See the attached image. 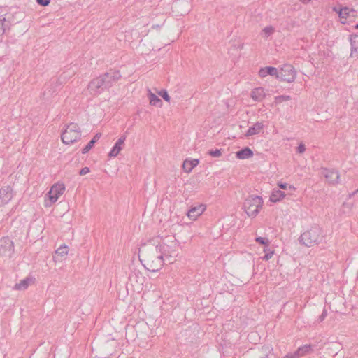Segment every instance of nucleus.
I'll list each match as a JSON object with an SVG mask.
<instances>
[{"instance_id": "33", "label": "nucleus", "mask_w": 358, "mask_h": 358, "mask_svg": "<svg viewBox=\"0 0 358 358\" xmlns=\"http://www.w3.org/2000/svg\"><path fill=\"white\" fill-rule=\"evenodd\" d=\"M290 99H291V97L287 95H282V96L275 97V100L278 103H281L282 101H287L290 100Z\"/></svg>"}, {"instance_id": "17", "label": "nucleus", "mask_w": 358, "mask_h": 358, "mask_svg": "<svg viewBox=\"0 0 358 358\" xmlns=\"http://www.w3.org/2000/svg\"><path fill=\"white\" fill-rule=\"evenodd\" d=\"M253 156V152L248 147L244 148L236 152V158L239 159H249Z\"/></svg>"}, {"instance_id": "2", "label": "nucleus", "mask_w": 358, "mask_h": 358, "mask_svg": "<svg viewBox=\"0 0 358 358\" xmlns=\"http://www.w3.org/2000/svg\"><path fill=\"white\" fill-rule=\"evenodd\" d=\"M120 78L121 73L119 71L110 69L89 83V92L94 96L101 94L104 90L112 87Z\"/></svg>"}, {"instance_id": "42", "label": "nucleus", "mask_w": 358, "mask_h": 358, "mask_svg": "<svg viewBox=\"0 0 358 358\" xmlns=\"http://www.w3.org/2000/svg\"><path fill=\"white\" fill-rule=\"evenodd\" d=\"M278 187L280 188V189H286L287 187V183H282V182H279L278 184Z\"/></svg>"}, {"instance_id": "6", "label": "nucleus", "mask_w": 358, "mask_h": 358, "mask_svg": "<svg viewBox=\"0 0 358 358\" xmlns=\"http://www.w3.org/2000/svg\"><path fill=\"white\" fill-rule=\"evenodd\" d=\"M263 200L258 196H249L245 199L243 206L246 214L249 217H255L262 208Z\"/></svg>"}, {"instance_id": "26", "label": "nucleus", "mask_w": 358, "mask_h": 358, "mask_svg": "<svg viewBox=\"0 0 358 358\" xmlns=\"http://www.w3.org/2000/svg\"><path fill=\"white\" fill-rule=\"evenodd\" d=\"M30 282V280L29 278L24 279L21 280L19 283L15 284V289L17 290H24L26 289Z\"/></svg>"}, {"instance_id": "15", "label": "nucleus", "mask_w": 358, "mask_h": 358, "mask_svg": "<svg viewBox=\"0 0 358 358\" xmlns=\"http://www.w3.org/2000/svg\"><path fill=\"white\" fill-rule=\"evenodd\" d=\"M278 70L272 66H266L264 68H261L259 71V75L262 78H264L268 75L274 76L277 78Z\"/></svg>"}, {"instance_id": "3", "label": "nucleus", "mask_w": 358, "mask_h": 358, "mask_svg": "<svg viewBox=\"0 0 358 358\" xmlns=\"http://www.w3.org/2000/svg\"><path fill=\"white\" fill-rule=\"evenodd\" d=\"M166 264H172L179 254V243L173 236H167L165 242L157 245Z\"/></svg>"}, {"instance_id": "7", "label": "nucleus", "mask_w": 358, "mask_h": 358, "mask_svg": "<svg viewBox=\"0 0 358 358\" xmlns=\"http://www.w3.org/2000/svg\"><path fill=\"white\" fill-rule=\"evenodd\" d=\"M296 71L294 66L291 64H285L278 71L277 78L281 81L287 83H292L296 78Z\"/></svg>"}, {"instance_id": "9", "label": "nucleus", "mask_w": 358, "mask_h": 358, "mask_svg": "<svg viewBox=\"0 0 358 358\" xmlns=\"http://www.w3.org/2000/svg\"><path fill=\"white\" fill-rule=\"evenodd\" d=\"M62 84V81L60 80V78L51 80L43 93V97L46 99L51 97L55 93H56L58 87H60Z\"/></svg>"}, {"instance_id": "37", "label": "nucleus", "mask_w": 358, "mask_h": 358, "mask_svg": "<svg viewBox=\"0 0 358 358\" xmlns=\"http://www.w3.org/2000/svg\"><path fill=\"white\" fill-rule=\"evenodd\" d=\"M126 139L125 136H122L115 143V145H117L118 147H122L121 145L124 143V141Z\"/></svg>"}, {"instance_id": "39", "label": "nucleus", "mask_w": 358, "mask_h": 358, "mask_svg": "<svg viewBox=\"0 0 358 358\" xmlns=\"http://www.w3.org/2000/svg\"><path fill=\"white\" fill-rule=\"evenodd\" d=\"M306 150L305 145L303 143H300L297 147V152L301 154L303 153Z\"/></svg>"}, {"instance_id": "12", "label": "nucleus", "mask_w": 358, "mask_h": 358, "mask_svg": "<svg viewBox=\"0 0 358 358\" xmlns=\"http://www.w3.org/2000/svg\"><path fill=\"white\" fill-rule=\"evenodd\" d=\"M205 210L206 206L203 204H199L196 206H192L190 209L188 210L187 215L189 219L195 220L204 212Z\"/></svg>"}, {"instance_id": "5", "label": "nucleus", "mask_w": 358, "mask_h": 358, "mask_svg": "<svg viewBox=\"0 0 358 358\" xmlns=\"http://www.w3.org/2000/svg\"><path fill=\"white\" fill-rule=\"evenodd\" d=\"M81 131L76 123H71L67 125L66 129L62 132L61 138L64 144L70 145L80 140Z\"/></svg>"}, {"instance_id": "8", "label": "nucleus", "mask_w": 358, "mask_h": 358, "mask_svg": "<svg viewBox=\"0 0 358 358\" xmlns=\"http://www.w3.org/2000/svg\"><path fill=\"white\" fill-rule=\"evenodd\" d=\"M14 252L13 242L8 237L0 239V257H10Z\"/></svg>"}, {"instance_id": "23", "label": "nucleus", "mask_w": 358, "mask_h": 358, "mask_svg": "<svg viewBox=\"0 0 358 358\" xmlns=\"http://www.w3.org/2000/svg\"><path fill=\"white\" fill-rule=\"evenodd\" d=\"M150 104L155 106H161L162 100L155 94L150 91L149 93Z\"/></svg>"}, {"instance_id": "22", "label": "nucleus", "mask_w": 358, "mask_h": 358, "mask_svg": "<svg viewBox=\"0 0 358 358\" xmlns=\"http://www.w3.org/2000/svg\"><path fill=\"white\" fill-rule=\"evenodd\" d=\"M101 133H97L94 137L88 143V144L84 147L82 150V153L83 154H86L87 153L94 145L95 143L99 140V138H101Z\"/></svg>"}, {"instance_id": "40", "label": "nucleus", "mask_w": 358, "mask_h": 358, "mask_svg": "<svg viewBox=\"0 0 358 358\" xmlns=\"http://www.w3.org/2000/svg\"><path fill=\"white\" fill-rule=\"evenodd\" d=\"M90 168H89V167L85 166V167H84V168H83V169H80V172H79V174H80V176H83V175H85V174H87V173H90Z\"/></svg>"}, {"instance_id": "4", "label": "nucleus", "mask_w": 358, "mask_h": 358, "mask_svg": "<svg viewBox=\"0 0 358 358\" xmlns=\"http://www.w3.org/2000/svg\"><path fill=\"white\" fill-rule=\"evenodd\" d=\"M324 238L322 229L317 225H314L310 229L302 233L299 241L301 244L306 247H312L321 243Z\"/></svg>"}, {"instance_id": "16", "label": "nucleus", "mask_w": 358, "mask_h": 358, "mask_svg": "<svg viewBox=\"0 0 358 358\" xmlns=\"http://www.w3.org/2000/svg\"><path fill=\"white\" fill-rule=\"evenodd\" d=\"M265 96L266 93L262 87L255 88L251 93L252 99L256 101H262Z\"/></svg>"}, {"instance_id": "1", "label": "nucleus", "mask_w": 358, "mask_h": 358, "mask_svg": "<svg viewBox=\"0 0 358 358\" xmlns=\"http://www.w3.org/2000/svg\"><path fill=\"white\" fill-rule=\"evenodd\" d=\"M138 256L143 266L151 272L159 271L166 264L159 248L152 244L141 245L138 250Z\"/></svg>"}, {"instance_id": "20", "label": "nucleus", "mask_w": 358, "mask_h": 358, "mask_svg": "<svg viewBox=\"0 0 358 358\" xmlns=\"http://www.w3.org/2000/svg\"><path fill=\"white\" fill-rule=\"evenodd\" d=\"M264 125L261 122L255 123L252 127H249L248 131L245 134L246 136H251L255 134H257L260 132V131L263 129Z\"/></svg>"}, {"instance_id": "27", "label": "nucleus", "mask_w": 358, "mask_h": 358, "mask_svg": "<svg viewBox=\"0 0 358 358\" xmlns=\"http://www.w3.org/2000/svg\"><path fill=\"white\" fill-rule=\"evenodd\" d=\"M68 246L66 245H62L55 251V253L57 254V255L64 257L68 254Z\"/></svg>"}, {"instance_id": "25", "label": "nucleus", "mask_w": 358, "mask_h": 358, "mask_svg": "<svg viewBox=\"0 0 358 358\" xmlns=\"http://www.w3.org/2000/svg\"><path fill=\"white\" fill-rule=\"evenodd\" d=\"M10 27V22L5 17H0V36H2L7 29Z\"/></svg>"}, {"instance_id": "24", "label": "nucleus", "mask_w": 358, "mask_h": 358, "mask_svg": "<svg viewBox=\"0 0 358 358\" xmlns=\"http://www.w3.org/2000/svg\"><path fill=\"white\" fill-rule=\"evenodd\" d=\"M313 350V346L311 345H305L301 347H299L297 349V352L299 355L300 357L304 356L305 355L309 353Z\"/></svg>"}, {"instance_id": "19", "label": "nucleus", "mask_w": 358, "mask_h": 358, "mask_svg": "<svg viewBox=\"0 0 358 358\" xmlns=\"http://www.w3.org/2000/svg\"><path fill=\"white\" fill-rule=\"evenodd\" d=\"M199 159H185L183 162L182 167L185 172L189 173L192 170L198 165Z\"/></svg>"}, {"instance_id": "43", "label": "nucleus", "mask_w": 358, "mask_h": 358, "mask_svg": "<svg viewBox=\"0 0 358 358\" xmlns=\"http://www.w3.org/2000/svg\"><path fill=\"white\" fill-rule=\"evenodd\" d=\"M357 193H358L357 189L355 190V192H352L351 194H350L349 197L351 198L352 196H355Z\"/></svg>"}, {"instance_id": "32", "label": "nucleus", "mask_w": 358, "mask_h": 358, "mask_svg": "<svg viewBox=\"0 0 358 358\" xmlns=\"http://www.w3.org/2000/svg\"><path fill=\"white\" fill-rule=\"evenodd\" d=\"M208 154L213 157H219L222 155L221 150L216 149L215 150H210Z\"/></svg>"}, {"instance_id": "29", "label": "nucleus", "mask_w": 358, "mask_h": 358, "mask_svg": "<svg viewBox=\"0 0 358 358\" xmlns=\"http://www.w3.org/2000/svg\"><path fill=\"white\" fill-rule=\"evenodd\" d=\"M122 150V147H118L117 145H114L110 152L108 153V157H115L117 156L119 152Z\"/></svg>"}, {"instance_id": "11", "label": "nucleus", "mask_w": 358, "mask_h": 358, "mask_svg": "<svg viewBox=\"0 0 358 358\" xmlns=\"http://www.w3.org/2000/svg\"><path fill=\"white\" fill-rule=\"evenodd\" d=\"M13 196V189L10 186L0 189V207L7 204Z\"/></svg>"}, {"instance_id": "36", "label": "nucleus", "mask_w": 358, "mask_h": 358, "mask_svg": "<svg viewBox=\"0 0 358 358\" xmlns=\"http://www.w3.org/2000/svg\"><path fill=\"white\" fill-rule=\"evenodd\" d=\"M126 139L125 136H122L115 143V145H117L118 147H122L121 145L124 143V141Z\"/></svg>"}, {"instance_id": "38", "label": "nucleus", "mask_w": 358, "mask_h": 358, "mask_svg": "<svg viewBox=\"0 0 358 358\" xmlns=\"http://www.w3.org/2000/svg\"><path fill=\"white\" fill-rule=\"evenodd\" d=\"M36 2L40 6H46L50 3V0H36Z\"/></svg>"}, {"instance_id": "28", "label": "nucleus", "mask_w": 358, "mask_h": 358, "mask_svg": "<svg viewBox=\"0 0 358 358\" xmlns=\"http://www.w3.org/2000/svg\"><path fill=\"white\" fill-rule=\"evenodd\" d=\"M274 31L275 29L272 26H267L262 29V35L264 38H268L273 34Z\"/></svg>"}, {"instance_id": "47", "label": "nucleus", "mask_w": 358, "mask_h": 358, "mask_svg": "<svg viewBox=\"0 0 358 358\" xmlns=\"http://www.w3.org/2000/svg\"><path fill=\"white\" fill-rule=\"evenodd\" d=\"M357 191H358V188H357Z\"/></svg>"}, {"instance_id": "35", "label": "nucleus", "mask_w": 358, "mask_h": 358, "mask_svg": "<svg viewBox=\"0 0 358 358\" xmlns=\"http://www.w3.org/2000/svg\"><path fill=\"white\" fill-rule=\"evenodd\" d=\"M327 315V310L325 308H324L322 314L319 316V317L317 319V321L319 322H322L325 319Z\"/></svg>"}, {"instance_id": "44", "label": "nucleus", "mask_w": 358, "mask_h": 358, "mask_svg": "<svg viewBox=\"0 0 358 358\" xmlns=\"http://www.w3.org/2000/svg\"><path fill=\"white\" fill-rule=\"evenodd\" d=\"M356 11L354 10V12H350V17H356Z\"/></svg>"}, {"instance_id": "41", "label": "nucleus", "mask_w": 358, "mask_h": 358, "mask_svg": "<svg viewBox=\"0 0 358 358\" xmlns=\"http://www.w3.org/2000/svg\"><path fill=\"white\" fill-rule=\"evenodd\" d=\"M273 255V252H268V253H266L264 257H263L264 259L265 260H268L270 259Z\"/></svg>"}, {"instance_id": "34", "label": "nucleus", "mask_w": 358, "mask_h": 358, "mask_svg": "<svg viewBox=\"0 0 358 358\" xmlns=\"http://www.w3.org/2000/svg\"><path fill=\"white\" fill-rule=\"evenodd\" d=\"M282 358H300V356L298 354L297 351L296 350L294 352H290V353L287 354Z\"/></svg>"}, {"instance_id": "46", "label": "nucleus", "mask_w": 358, "mask_h": 358, "mask_svg": "<svg viewBox=\"0 0 358 358\" xmlns=\"http://www.w3.org/2000/svg\"><path fill=\"white\" fill-rule=\"evenodd\" d=\"M355 28L358 29V23L355 26Z\"/></svg>"}, {"instance_id": "21", "label": "nucleus", "mask_w": 358, "mask_h": 358, "mask_svg": "<svg viewBox=\"0 0 358 358\" xmlns=\"http://www.w3.org/2000/svg\"><path fill=\"white\" fill-rule=\"evenodd\" d=\"M285 196V194L284 192L280 189H273L271 196L270 201L273 203H276L283 199Z\"/></svg>"}, {"instance_id": "45", "label": "nucleus", "mask_w": 358, "mask_h": 358, "mask_svg": "<svg viewBox=\"0 0 358 358\" xmlns=\"http://www.w3.org/2000/svg\"><path fill=\"white\" fill-rule=\"evenodd\" d=\"M301 2H302L303 3H309L311 0H299Z\"/></svg>"}, {"instance_id": "31", "label": "nucleus", "mask_w": 358, "mask_h": 358, "mask_svg": "<svg viewBox=\"0 0 358 358\" xmlns=\"http://www.w3.org/2000/svg\"><path fill=\"white\" fill-rule=\"evenodd\" d=\"M159 95L161 96L166 101L169 102L170 101V96L167 93V91L166 90H162L160 92H159Z\"/></svg>"}, {"instance_id": "10", "label": "nucleus", "mask_w": 358, "mask_h": 358, "mask_svg": "<svg viewBox=\"0 0 358 358\" xmlns=\"http://www.w3.org/2000/svg\"><path fill=\"white\" fill-rule=\"evenodd\" d=\"M65 186L64 184L57 183L53 185L48 192V196L51 203H55L59 197L64 194Z\"/></svg>"}, {"instance_id": "13", "label": "nucleus", "mask_w": 358, "mask_h": 358, "mask_svg": "<svg viewBox=\"0 0 358 358\" xmlns=\"http://www.w3.org/2000/svg\"><path fill=\"white\" fill-rule=\"evenodd\" d=\"M324 176L329 183L336 184L338 182L340 175L337 171L324 169Z\"/></svg>"}, {"instance_id": "14", "label": "nucleus", "mask_w": 358, "mask_h": 358, "mask_svg": "<svg viewBox=\"0 0 358 358\" xmlns=\"http://www.w3.org/2000/svg\"><path fill=\"white\" fill-rule=\"evenodd\" d=\"M334 10L338 14V16L341 18L350 17V12H354L353 8H350L349 7L345 6L341 8V6L334 7Z\"/></svg>"}, {"instance_id": "30", "label": "nucleus", "mask_w": 358, "mask_h": 358, "mask_svg": "<svg viewBox=\"0 0 358 358\" xmlns=\"http://www.w3.org/2000/svg\"><path fill=\"white\" fill-rule=\"evenodd\" d=\"M256 242L259 243L261 245H264L268 246L269 245V240L267 238L263 237H257L255 238Z\"/></svg>"}, {"instance_id": "18", "label": "nucleus", "mask_w": 358, "mask_h": 358, "mask_svg": "<svg viewBox=\"0 0 358 358\" xmlns=\"http://www.w3.org/2000/svg\"><path fill=\"white\" fill-rule=\"evenodd\" d=\"M350 41L351 45L350 56L354 57V55H358V34L350 35Z\"/></svg>"}]
</instances>
